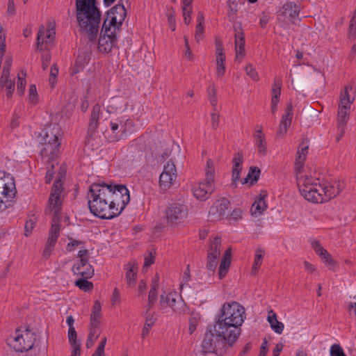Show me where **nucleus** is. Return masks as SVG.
<instances>
[{
  "label": "nucleus",
  "mask_w": 356,
  "mask_h": 356,
  "mask_svg": "<svg viewBox=\"0 0 356 356\" xmlns=\"http://www.w3.org/2000/svg\"><path fill=\"white\" fill-rule=\"evenodd\" d=\"M236 342L229 338V335L218 332L217 324L208 326L202 342V351L204 354L215 353L218 356L225 355L228 350Z\"/></svg>",
  "instance_id": "obj_3"
},
{
  "label": "nucleus",
  "mask_w": 356,
  "mask_h": 356,
  "mask_svg": "<svg viewBox=\"0 0 356 356\" xmlns=\"http://www.w3.org/2000/svg\"><path fill=\"white\" fill-rule=\"evenodd\" d=\"M304 164L305 163H302L295 162V166H294V170H295V172L296 175L297 185H298L299 191L301 195L303 194V192L302 190V188L300 186L301 181H305L304 184H303L304 186H309L314 179L312 177H308L307 175L305 176L302 175Z\"/></svg>",
  "instance_id": "obj_21"
},
{
  "label": "nucleus",
  "mask_w": 356,
  "mask_h": 356,
  "mask_svg": "<svg viewBox=\"0 0 356 356\" xmlns=\"http://www.w3.org/2000/svg\"><path fill=\"white\" fill-rule=\"evenodd\" d=\"M243 155L241 153L238 152L234 155L233 159V168H232V184L236 185L240 178V173L242 170Z\"/></svg>",
  "instance_id": "obj_23"
},
{
  "label": "nucleus",
  "mask_w": 356,
  "mask_h": 356,
  "mask_svg": "<svg viewBox=\"0 0 356 356\" xmlns=\"http://www.w3.org/2000/svg\"><path fill=\"white\" fill-rule=\"evenodd\" d=\"M156 321V318H154V314H149L147 316H145V323L141 334L142 338H145V337L148 335L151 328L154 325Z\"/></svg>",
  "instance_id": "obj_34"
},
{
  "label": "nucleus",
  "mask_w": 356,
  "mask_h": 356,
  "mask_svg": "<svg viewBox=\"0 0 356 356\" xmlns=\"http://www.w3.org/2000/svg\"><path fill=\"white\" fill-rule=\"evenodd\" d=\"M63 191V183L60 179L56 180L51 187V191L48 200L49 209H47L46 213L49 210L54 209V215L56 216H61L62 213V202L61 194Z\"/></svg>",
  "instance_id": "obj_10"
},
{
  "label": "nucleus",
  "mask_w": 356,
  "mask_h": 356,
  "mask_svg": "<svg viewBox=\"0 0 356 356\" xmlns=\"http://www.w3.org/2000/svg\"><path fill=\"white\" fill-rule=\"evenodd\" d=\"M3 29L2 26H0V60H2V58L4 56V53L6 51V37L5 35L2 33Z\"/></svg>",
  "instance_id": "obj_52"
},
{
  "label": "nucleus",
  "mask_w": 356,
  "mask_h": 356,
  "mask_svg": "<svg viewBox=\"0 0 356 356\" xmlns=\"http://www.w3.org/2000/svg\"><path fill=\"white\" fill-rule=\"evenodd\" d=\"M267 321L269 323L271 329L275 333L279 334L282 333L284 325L282 322L277 321V314L273 310L270 309L268 311Z\"/></svg>",
  "instance_id": "obj_26"
},
{
  "label": "nucleus",
  "mask_w": 356,
  "mask_h": 356,
  "mask_svg": "<svg viewBox=\"0 0 356 356\" xmlns=\"http://www.w3.org/2000/svg\"><path fill=\"white\" fill-rule=\"evenodd\" d=\"M204 25L197 24L195 27V39L198 42H200L204 35Z\"/></svg>",
  "instance_id": "obj_59"
},
{
  "label": "nucleus",
  "mask_w": 356,
  "mask_h": 356,
  "mask_svg": "<svg viewBox=\"0 0 356 356\" xmlns=\"http://www.w3.org/2000/svg\"><path fill=\"white\" fill-rule=\"evenodd\" d=\"M229 205V201L222 197L217 200L210 207L209 211V217L212 221H218L222 220L226 216V211Z\"/></svg>",
  "instance_id": "obj_16"
},
{
  "label": "nucleus",
  "mask_w": 356,
  "mask_h": 356,
  "mask_svg": "<svg viewBox=\"0 0 356 356\" xmlns=\"http://www.w3.org/2000/svg\"><path fill=\"white\" fill-rule=\"evenodd\" d=\"M35 222L33 219H30L26 222L24 227V234L26 236H28L31 234L35 227Z\"/></svg>",
  "instance_id": "obj_57"
},
{
  "label": "nucleus",
  "mask_w": 356,
  "mask_h": 356,
  "mask_svg": "<svg viewBox=\"0 0 356 356\" xmlns=\"http://www.w3.org/2000/svg\"><path fill=\"white\" fill-rule=\"evenodd\" d=\"M330 356H346L339 344H333L330 348Z\"/></svg>",
  "instance_id": "obj_51"
},
{
  "label": "nucleus",
  "mask_w": 356,
  "mask_h": 356,
  "mask_svg": "<svg viewBox=\"0 0 356 356\" xmlns=\"http://www.w3.org/2000/svg\"><path fill=\"white\" fill-rule=\"evenodd\" d=\"M353 90V87L351 86H346L344 87L343 91L341 92L340 95V104L339 107H343L346 106L348 107L347 108H350V105L353 104L354 101V97L351 98L349 91Z\"/></svg>",
  "instance_id": "obj_29"
},
{
  "label": "nucleus",
  "mask_w": 356,
  "mask_h": 356,
  "mask_svg": "<svg viewBox=\"0 0 356 356\" xmlns=\"http://www.w3.org/2000/svg\"><path fill=\"white\" fill-rule=\"evenodd\" d=\"M227 16L230 22H234L236 19L235 15L238 12V4L236 0H228L227 1Z\"/></svg>",
  "instance_id": "obj_41"
},
{
  "label": "nucleus",
  "mask_w": 356,
  "mask_h": 356,
  "mask_svg": "<svg viewBox=\"0 0 356 356\" xmlns=\"http://www.w3.org/2000/svg\"><path fill=\"white\" fill-rule=\"evenodd\" d=\"M126 272V281L129 286H135L137 280V268L134 264L128 263L124 266Z\"/></svg>",
  "instance_id": "obj_27"
},
{
  "label": "nucleus",
  "mask_w": 356,
  "mask_h": 356,
  "mask_svg": "<svg viewBox=\"0 0 356 356\" xmlns=\"http://www.w3.org/2000/svg\"><path fill=\"white\" fill-rule=\"evenodd\" d=\"M347 108L348 107L344 106L343 107H339L338 108V129H343V128H345L347 124L350 109Z\"/></svg>",
  "instance_id": "obj_30"
},
{
  "label": "nucleus",
  "mask_w": 356,
  "mask_h": 356,
  "mask_svg": "<svg viewBox=\"0 0 356 356\" xmlns=\"http://www.w3.org/2000/svg\"><path fill=\"white\" fill-rule=\"evenodd\" d=\"M221 238L216 236L213 240L209 242V245L207 250V264L206 268L211 272H214L218 263L219 256L221 252Z\"/></svg>",
  "instance_id": "obj_11"
},
{
  "label": "nucleus",
  "mask_w": 356,
  "mask_h": 356,
  "mask_svg": "<svg viewBox=\"0 0 356 356\" xmlns=\"http://www.w3.org/2000/svg\"><path fill=\"white\" fill-rule=\"evenodd\" d=\"M111 208L116 210L118 216L122 212L130 201L128 188L123 184H111Z\"/></svg>",
  "instance_id": "obj_6"
},
{
  "label": "nucleus",
  "mask_w": 356,
  "mask_h": 356,
  "mask_svg": "<svg viewBox=\"0 0 356 356\" xmlns=\"http://www.w3.org/2000/svg\"><path fill=\"white\" fill-rule=\"evenodd\" d=\"M102 307L100 302L96 300L92 307V313L90 314V325L93 327H99L101 318Z\"/></svg>",
  "instance_id": "obj_28"
},
{
  "label": "nucleus",
  "mask_w": 356,
  "mask_h": 356,
  "mask_svg": "<svg viewBox=\"0 0 356 356\" xmlns=\"http://www.w3.org/2000/svg\"><path fill=\"white\" fill-rule=\"evenodd\" d=\"M36 341L35 334L28 327L24 331L16 330V336L10 343L17 352L23 353L31 350Z\"/></svg>",
  "instance_id": "obj_7"
},
{
  "label": "nucleus",
  "mask_w": 356,
  "mask_h": 356,
  "mask_svg": "<svg viewBox=\"0 0 356 356\" xmlns=\"http://www.w3.org/2000/svg\"><path fill=\"white\" fill-rule=\"evenodd\" d=\"M254 138L255 140L254 144L258 148L259 154L261 156H265L267 153L266 140L261 127H259V129L256 131L254 134Z\"/></svg>",
  "instance_id": "obj_24"
},
{
  "label": "nucleus",
  "mask_w": 356,
  "mask_h": 356,
  "mask_svg": "<svg viewBox=\"0 0 356 356\" xmlns=\"http://www.w3.org/2000/svg\"><path fill=\"white\" fill-rule=\"evenodd\" d=\"M215 190V183L203 180L193 187V195L201 201L207 200Z\"/></svg>",
  "instance_id": "obj_17"
},
{
  "label": "nucleus",
  "mask_w": 356,
  "mask_h": 356,
  "mask_svg": "<svg viewBox=\"0 0 356 356\" xmlns=\"http://www.w3.org/2000/svg\"><path fill=\"white\" fill-rule=\"evenodd\" d=\"M88 278H80L75 282V286L84 291H90L93 289V284L88 281Z\"/></svg>",
  "instance_id": "obj_44"
},
{
  "label": "nucleus",
  "mask_w": 356,
  "mask_h": 356,
  "mask_svg": "<svg viewBox=\"0 0 356 356\" xmlns=\"http://www.w3.org/2000/svg\"><path fill=\"white\" fill-rule=\"evenodd\" d=\"M234 38H235V43L238 42V39L241 38V35H244L243 31L242 29L241 23H238L236 26H234Z\"/></svg>",
  "instance_id": "obj_60"
},
{
  "label": "nucleus",
  "mask_w": 356,
  "mask_h": 356,
  "mask_svg": "<svg viewBox=\"0 0 356 356\" xmlns=\"http://www.w3.org/2000/svg\"><path fill=\"white\" fill-rule=\"evenodd\" d=\"M176 294L175 293H169L165 298L163 295L161 296L160 298V306L161 308L165 307V305L170 307L175 312L177 311V308L175 306L176 302Z\"/></svg>",
  "instance_id": "obj_31"
},
{
  "label": "nucleus",
  "mask_w": 356,
  "mask_h": 356,
  "mask_svg": "<svg viewBox=\"0 0 356 356\" xmlns=\"http://www.w3.org/2000/svg\"><path fill=\"white\" fill-rule=\"evenodd\" d=\"M264 256V251L262 249H257L255 252V258L252 265V273L256 274L257 269L261 265L262 259Z\"/></svg>",
  "instance_id": "obj_42"
},
{
  "label": "nucleus",
  "mask_w": 356,
  "mask_h": 356,
  "mask_svg": "<svg viewBox=\"0 0 356 356\" xmlns=\"http://www.w3.org/2000/svg\"><path fill=\"white\" fill-rule=\"evenodd\" d=\"M127 15V11L122 2L119 3L106 13V19H108L107 26L119 30Z\"/></svg>",
  "instance_id": "obj_13"
},
{
  "label": "nucleus",
  "mask_w": 356,
  "mask_h": 356,
  "mask_svg": "<svg viewBox=\"0 0 356 356\" xmlns=\"http://www.w3.org/2000/svg\"><path fill=\"white\" fill-rule=\"evenodd\" d=\"M129 122V119L121 117L117 118L114 121L111 122V128L113 132H115L118 129H120L119 132L124 134L127 130V123Z\"/></svg>",
  "instance_id": "obj_32"
},
{
  "label": "nucleus",
  "mask_w": 356,
  "mask_h": 356,
  "mask_svg": "<svg viewBox=\"0 0 356 356\" xmlns=\"http://www.w3.org/2000/svg\"><path fill=\"white\" fill-rule=\"evenodd\" d=\"M88 207L90 212L95 216L102 219H112L118 216L116 210H113L111 204L106 201H88Z\"/></svg>",
  "instance_id": "obj_9"
},
{
  "label": "nucleus",
  "mask_w": 356,
  "mask_h": 356,
  "mask_svg": "<svg viewBox=\"0 0 356 356\" xmlns=\"http://www.w3.org/2000/svg\"><path fill=\"white\" fill-rule=\"evenodd\" d=\"M214 175H215V168L214 163L211 159H208L207 161V168L205 170V179L204 180L209 181L211 183H214Z\"/></svg>",
  "instance_id": "obj_38"
},
{
  "label": "nucleus",
  "mask_w": 356,
  "mask_h": 356,
  "mask_svg": "<svg viewBox=\"0 0 356 356\" xmlns=\"http://www.w3.org/2000/svg\"><path fill=\"white\" fill-rule=\"evenodd\" d=\"M58 74V68L56 64H54L51 67V72L49 75V83L51 87L54 86V84L56 82V77Z\"/></svg>",
  "instance_id": "obj_50"
},
{
  "label": "nucleus",
  "mask_w": 356,
  "mask_h": 356,
  "mask_svg": "<svg viewBox=\"0 0 356 356\" xmlns=\"http://www.w3.org/2000/svg\"><path fill=\"white\" fill-rule=\"evenodd\" d=\"M318 179H314L309 186H304V181H301L300 186L305 200L314 203H322L334 197L340 193L338 187L334 186L321 184Z\"/></svg>",
  "instance_id": "obj_5"
},
{
  "label": "nucleus",
  "mask_w": 356,
  "mask_h": 356,
  "mask_svg": "<svg viewBox=\"0 0 356 356\" xmlns=\"http://www.w3.org/2000/svg\"><path fill=\"white\" fill-rule=\"evenodd\" d=\"M300 10V5H298L295 2L288 1L282 6L280 12L284 16L288 15L290 22L296 24L297 21L300 20L299 18Z\"/></svg>",
  "instance_id": "obj_19"
},
{
  "label": "nucleus",
  "mask_w": 356,
  "mask_h": 356,
  "mask_svg": "<svg viewBox=\"0 0 356 356\" xmlns=\"http://www.w3.org/2000/svg\"><path fill=\"white\" fill-rule=\"evenodd\" d=\"M211 127L213 129L216 130L219 127V115L216 113L211 114Z\"/></svg>",
  "instance_id": "obj_63"
},
{
  "label": "nucleus",
  "mask_w": 356,
  "mask_h": 356,
  "mask_svg": "<svg viewBox=\"0 0 356 356\" xmlns=\"http://www.w3.org/2000/svg\"><path fill=\"white\" fill-rule=\"evenodd\" d=\"M100 182L93 183L90 185L88 191V201H106L105 199L101 197L99 190H101Z\"/></svg>",
  "instance_id": "obj_33"
},
{
  "label": "nucleus",
  "mask_w": 356,
  "mask_h": 356,
  "mask_svg": "<svg viewBox=\"0 0 356 356\" xmlns=\"http://www.w3.org/2000/svg\"><path fill=\"white\" fill-rule=\"evenodd\" d=\"M216 73L218 76H222L225 72V55L224 54V48L222 42L220 40H216Z\"/></svg>",
  "instance_id": "obj_20"
},
{
  "label": "nucleus",
  "mask_w": 356,
  "mask_h": 356,
  "mask_svg": "<svg viewBox=\"0 0 356 356\" xmlns=\"http://www.w3.org/2000/svg\"><path fill=\"white\" fill-rule=\"evenodd\" d=\"M291 124V120H288L286 118L284 119L282 118L279 125V129L276 134V137L279 138H283V136L286 134L287 129Z\"/></svg>",
  "instance_id": "obj_40"
},
{
  "label": "nucleus",
  "mask_w": 356,
  "mask_h": 356,
  "mask_svg": "<svg viewBox=\"0 0 356 356\" xmlns=\"http://www.w3.org/2000/svg\"><path fill=\"white\" fill-rule=\"evenodd\" d=\"M245 71L247 75H248L252 80L254 81H258L259 76L257 74V72L253 68L252 65L251 64H248L245 66Z\"/></svg>",
  "instance_id": "obj_53"
},
{
  "label": "nucleus",
  "mask_w": 356,
  "mask_h": 356,
  "mask_svg": "<svg viewBox=\"0 0 356 356\" xmlns=\"http://www.w3.org/2000/svg\"><path fill=\"white\" fill-rule=\"evenodd\" d=\"M29 99L30 102L34 105L38 102V92L36 86L34 84L30 86L29 90Z\"/></svg>",
  "instance_id": "obj_49"
},
{
  "label": "nucleus",
  "mask_w": 356,
  "mask_h": 356,
  "mask_svg": "<svg viewBox=\"0 0 356 356\" xmlns=\"http://www.w3.org/2000/svg\"><path fill=\"white\" fill-rule=\"evenodd\" d=\"M5 88L7 90L6 96L8 99H10L13 97V93L15 90V81L12 80L9 81V83L5 85Z\"/></svg>",
  "instance_id": "obj_64"
},
{
  "label": "nucleus",
  "mask_w": 356,
  "mask_h": 356,
  "mask_svg": "<svg viewBox=\"0 0 356 356\" xmlns=\"http://www.w3.org/2000/svg\"><path fill=\"white\" fill-rule=\"evenodd\" d=\"M75 6L79 32L85 33L90 42H95L101 22L96 0H76Z\"/></svg>",
  "instance_id": "obj_2"
},
{
  "label": "nucleus",
  "mask_w": 356,
  "mask_h": 356,
  "mask_svg": "<svg viewBox=\"0 0 356 356\" xmlns=\"http://www.w3.org/2000/svg\"><path fill=\"white\" fill-rule=\"evenodd\" d=\"M108 19L104 21L100 37L98 40V49L100 52L108 54L117 45V35L115 29L111 31V27L107 26Z\"/></svg>",
  "instance_id": "obj_8"
},
{
  "label": "nucleus",
  "mask_w": 356,
  "mask_h": 356,
  "mask_svg": "<svg viewBox=\"0 0 356 356\" xmlns=\"http://www.w3.org/2000/svg\"><path fill=\"white\" fill-rule=\"evenodd\" d=\"M26 72L25 71H21V73L20 74H18L17 75V79H18V81H17V92L19 93V95H22L24 94V90H25V86H26Z\"/></svg>",
  "instance_id": "obj_46"
},
{
  "label": "nucleus",
  "mask_w": 356,
  "mask_h": 356,
  "mask_svg": "<svg viewBox=\"0 0 356 356\" xmlns=\"http://www.w3.org/2000/svg\"><path fill=\"white\" fill-rule=\"evenodd\" d=\"M188 207L181 203L175 202L165 210V217L168 223L176 225L181 223L186 218Z\"/></svg>",
  "instance_id": "obj_12"
},
{
  "label": "nucleus",
  "mask_w": 356,
  "mask_h": 356,
  "mask_svg": "<svg viewBox=\"0 0 356 356\" xmlns=\"http://www.w3.org/2000/svg\"><path fill=\"white\" fill-rule=\"evenodd\" d=\"M100 115V106L96 104L92 109L90 123L88 126V134L92 136L97 130L99 126V119Z\"/></svg>",
  "instance_id": "obj_25"
},
{
  "label": "nucleus",
  "mask_w": 356,
  "mask_h": 356,
  "mask_svg": "<svg viewBox=\"0 0 356 356\" xmlns=\"http://www.w3.org/2000/svg\"><path fill=\"white\" fill-rule=\"evenodd\" d=\"M167 16H168V22L170 29L172 31H175L176 25H175V18L174 16V10L172 8H171V9L168 11Z\"/></svg>",
  "instance_id": "obj_55"
},
{
  "label": "nucleus",
  "mask_w": 356,
  "mask_h": 356,
  "mask_svg": "<svg viewBox=\"0 0 356 356\" xmlns=\"http://www.w3.org/2000/svg\"><path fill=\"white\" fill-rule=\"evenodd\" d=\"M99 188H101V190H99L101 197L105 199L106 202H109L111 199V191H112L111 184H108L104 182H100Z\"/></svg>",
  "instance_id": "obj_43"
},
{
  "label": "nucleus",
  "mask_w": 356,
  "mask_h": 356,
  "mask_svg": "<svg viewBox=\"0 0 356 356\" xmlns=\"http://www.w3.org/2000/svg\"><path fill=\"white\" fill-rule=\"evenodd\" d=\"M207 92H208L209 99L211 104L213 107H216V106L217 104V97H216L217 90L216 89V88L214 87L213 85L210 86L207 88Z\"/></svg>",
  "instance_id": "obj_48"
},
{
  "label": "nucleus",
  "mask_w": 356,
  "mask_h": 356,
  "mask_svg": "<svg viewBox=\"0 0 356 356\" xmlns=\"http://www.w3.org/2000/svg\"><path fill=\"white\" fill-rule=\"evenodd\" d=\"M177 178V170L174 162L170 160L164 165L163 172L159 177V185L162 190L169 189Z\"/></svg>",
  "instance_id": "obj_14"
},
{
  "label": "nucleus",
  "mask_w": 356,
  "mask_h": 356,
  "mask_svg": "<svg viewBox=\"0 0 356 356\" xmlns=\"http://www.w3.org/2000/svg\"><path fill=\"white\" fill-rule=\"evenodd\" d=\"M245 319V308L237 302H225L218 314L215 323L218 332L227 333L229 338L238 339L241 325Z\"/></svg>",
  "instance_id": "obj_1"
},
{
  "label": "nucleus",
  "mask_w": 356,
  "mask_h": 356,
  "mask_svg": "<svg viewBox=\"0 0 356 356\" xmlns=\"http://www.w3.org/2000/svg\"><path fill=\"white\" fill-rule=\"evenodd\" d=\"M16 188L13 178L8 174L6 176L4 171H0V193L4 197L9 198H14L15 195ZM7 202H11V200H8Z\"/></svg>",
  "instance_id": "obj_15"
},
{
  "label": "nucleus",
  "mask_w": 356,
  "mask_h": 356,
  "mask_svg": "<svg viewBox=\"0 0 356 356\" xmlns=\"http://www.w3.org/2000/svg\"><path fill=\"white\" fill-rule=\"evenodd\" d=\"M60 216H58L57 214L56 216H53L49 236H52L56 238H58L60 232Z\"/></svg>",
  "instance_id": "obj_36"
},
{
  "label": "nucleus",
  "mask_w": 356,
  "mask_h": 356,
  "mask_svg": "<svg viewBox=\"0 0 356 356\" xmlns=\"http://www.w3.org/2000/svg\"><path fill=\"white\" fill-rule=\"evenodd\" d=\"M236 58L239 59V56L243 57L245 56V44L235 43ZM241 60V58H240Z\"/></svg>",
  "instance_id": "obj_56"
},
{
  "label": "nucleus",
  "mask_w": 356,
  "mask_h": 356,
  "mask_svg": "<svg viewBox=\"0 0 356 356\" xmlns=\"http://www.w3.org/2000/svg\"><path fill=\"white\" fill-rule=\"evenodd\" d=\"M72 270L74 275H81L83 278H91L95 273L88 259H79L74 264Z\"/></svg>",
  "instance_id": "obj_18"
},
{
  "label": "nucleus",
  "mask_w": 356,
  "mask_h": 356,
  "mask_svg": "<svg viewBox=\"0 0 356 356\" xmlns=\"http://www.w3.org/2000/svg\"><path fill=\"white\" fill-rule=\"evenodd\" d=\"M230 264V260H228L227 259H222L218 269L219 279L222 280L225 277L229 268Z\"/></svg>",
  "instance_id": "obj_45"
},
{
  "label": "nucleus",
  "mask_w": 356,
  "mask_h": 356,
  "mask_svg": "<svg viewBox=\"0 0 356 356\" xmlns=\"http://www.w3.org/2000/svg\"><path fill=\"white\" fill-rule=\"evenodd\" d=\"M192 8H182L184 22L186 25L191 22V14L192 13Z\"/></svg>",
  "instance_id": "obj_61"
},
{
  "label": "nucleus",
  "mask_w": 356,
  "mask_h": 356,
  "mask_svg": "<svg viewBox=\"0 0 356 356\" xmlns=\"http://www.w3.org/2000/svg\"><path fill=\"white\" fill-rule=\"evenodd\" d=\"M48 164H49V165L47 167V171L46 176H45V181L47 184H49L51 181L52 179L54 178V168L55 166L54 163H48Z\"/></svg>",
  "instance_id": "obj_54"
},
{
  "label": "nucleus",
  "mask_w": 356,
  "mask_h": 356,
  "mask_svg": "<svg viewBox=\"0 0 356 356\" xmlns=\"http://www.w3.org/2000/svg\"><path fill=\"white\" fill-rule=\"evenodd\" d=\"M44 27L42 26L40 27L36 41V50L41 51L42 49V44L44 43Z\"/></svg>",
  "instance_id": "obj_47"
},
{
  "label": "nucleus",
  "mask_w": 356,
  "mask_h": 356,
  "mask_svg": "<svg viewBox=\"0 0 356 356\" xmlns=\"http://www.w3.org/2000/svg\"><path fill=\"white\" fill-rule=\"evenodd\" d=\"M201 316L199 313L192 312L189 318V327H188V332L190 334H192L195 330L197 329V326L200 321Z\"/></svg>",
  "instance_id": "obj_39"
},
{
  "label": "nucleus",
  "mask_w": 356,
  "mask_h": 356,
  "mask_svg": "<svg viewBox=\"0 0 356 356\" xmlns=\"http://www.w3.org/2000/svg\"><path fill=\"white\" fill-rule=\"evenodd\" d=\"M307 143H305L304 141H302L300 144V145L298 147V152H297V154H301V155L307 157V155L308 153V149H309V146Z\"/></svg>",
  "instance_id": "obj_62"
},
{
  "label": "nucleus",
  "mask_w": 356,
  "mask_h": 356,
  "mask_svg": "<svg viewBox=\"0 0 356 356\" xmlns=\"http://www.w3.org/2000/svg\"><path fill=\"white\" fill-rule=\"evenodd\" d=\"M312 247L318 255L323 252H324L323 254H327V250L324 249L321 244L317 241H314L312 243Z\"/></svg>",
  "instance_id": "obj_58"
},
{
  "label": "nucleus",
  "mask_w": 356,
  "mask_h": 356,
  "mask_svg": "<svg viewBox=\"0 0 356 356\" xmlns=\"http://www.w3.org/2000/svg\"><path fill=\"white\" fill-rule=\"evenodd\" d=\"M260 173L261 170L259 168L254 166L250 167L248 174L246 178H245L244 180L242 181V184H246L250 179V184L253 185L259 179Z\"/></svg>",
  "instance_id": "obj_35"
},
{
  "label": "nucleus",
  "mask_w": 356,
  "mask_h": 356,
  "mask_svg": "<svg viewBox=\"0 0 356 356\" xmlns=\"http://www.w3.org/2000/svg\"><path fill=\"white\" fill-rule=\"evenodd\" d=\"M61 129L58 125L49 126L43 137V147L40 155L43 162L54 163L60 154Z\"/></svg>",
  "instance_id": "obj_4"
},
{
  "label": "nucleus",
  "mask_w": 356,
  "mask_h": 356,
  "mask_svg": "<svg viewBox=\"0 0 356 356\" xmlns=\"http://www.w3.org/2000/svg\"><path fill=\"white\" fill-rule=\"evenodd\" d=\"M266 195L265 191H261L260 195L256 198L250 209L252 216H259L267 209L268 206L264 201Z\"/></svg>",
  "instance_id": "obj_22"
},
{
  "label": "nucleus",
  "mask_w": 356,
  "mask_h": 356,
  "mask_svg": "<svg viewBox=\"0 0 356 356\" xmlns=\"http://www.w3.org/2000/svg\"><path fill=\"white\" fill-rule=\"evenodd\" d=\"M90 332L88 334V339H87V341H86V347L88 348H91L95 341L97 339V338L99 337V332L98 331V327H93L92 325H90Z\"/></svg>",
  "instance_id": "obj_37"
}]
</instances>
